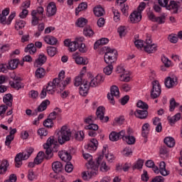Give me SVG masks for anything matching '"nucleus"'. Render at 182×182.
Returning a JSON list of instances; mask_svg holds the SVG:
<instances>
[{
    "label": "nucleus",
    "instance_id": "2eb2a0df",
    "mask_svg": "<svg viewBox=\"0 0 182 182\" xmlns=\"http://www.w3.org/2000/svg\"><path fill=\"white\" fill-rule=\"evenodd\" d=\"M98 145L97 139H92L87 144L85 145L84 149L87 150V151H96Z\"/></svg>",
    "mask_w": 182,
    "mask_h": 182
},
{
    "label": "nucleus",
    "instance_id": "0e129e2a",
    "mask_svg": "<svg viewBox=\"0 0 182 182\" xmlns=\"http://www.w3.org/2000/svg\"><path fill=\"white\" fill-rule=\"evenodd\" d=\"M117 31L120 38H123V36H126V26H119L118 28Z\"/></svg>",
    "mask_w": 182,
    "mask_h": 182
},
{
    "label": "nucleus",
    "instance_id": "5fc2aeb1",
    "mask_svg": "<svg viewBox=\"0 0 182 182\" xmlns=\"http://www.w3.org/2000/svg\"><path fill=\"white\" fill-rule=\"evenodd\" d=\"M85 130H93V131L99 130V125L92 123L88 125H86L85 127Z\"/></svg>",
    "mask_w": 182,
    "mask_h": 182
},
{
    "label": "nucleus",
    "instance_id": "4c0bfd02",
    "mask_svg": "<svg viewBox=\"0 0 182 182\" xmlns=\"http://www.w3.org/2000/svg\"><path fill=\"white\" fill-rule=\"evenodd\" d=\"M83 35L87 38H92L95 35V32L90 26H86L83 29Z\"/></svg>",
    "mask_w": 182,
    "mask_h": 182
},
{
    "label": "nucleus",
    "instance_id": "49530a36",
    "mask_svg": "<svg viewBox=\"0 0 182 182\" xmlns=\"http://www.w3.org/2000/svg\"><path fill=\"white\" fill-rule=\"evenodd\" d=\"M26 25V22L23 20H17L15 23V29L16 31H20V29H23Z\"/></svg>",
    "mask_w": 182,
    "mask_h": 182
},
{
    "label": "nucleus",
    "instance_id": "680f3d73",
    "mask_svg": "<svg viewBox=\"0 0 182 182\" xmlns=\"http://www.w3.org/2000/svg\"><path fill=\"white\" fill-rule=\"evenodd\" d=\"M134 45L137 49H141L143 47L144 48L146 43H144L142 40L138 39L134 41Z\"/></svg>",
    "mask_w": 182,
    "mask_h": 182
},
{
    "label": "nucleus",
    "instance_id": "2f4dec72",
    "mask_svg": "<svg viewBox=\"0 0 182 182\" xmlns=\"http://www.w3.org/2000/svg\"><path fill=\"white\" fill-rule=\"evenodd\" d=\"M46 55L41 54L38 56V58L36 60L34 65L35 66H42L46 62Z\"/></svg>",
    "mask_w": 182,
    "mask_h": 182
},
{
    "label": "nucleus",
    "instance_id": "4d7b16f0",
    "mask_svg": "<svg viewBox=\"0 0 182 182\" xmlns=\"http://www.w3.org/2000/svg\"><path fill=\"white\" fill-rule=\"evenodd\" d=\"M136 106L139 109H142V110H147V109H149V105L146 102H144L141 100L139 101L136 103Z\"/></svg>",
    "mask_w": 182,
    "mask_h": 182
},
{
    "label": "nucleus",
    "instance_id": "c85d7f7f",
    "mask_svg": "<svg viewBox=\"0 0 182 182\" xmlns=\"http://www.w3.org/2000/svg\"><path fill=\"white\" fill-rule=\"evenodd\" d=\"M48 105H50V102L48 100L43 101L38 107L37 109H36V112H43L46 110Z\"/></svg>",
    "mask_w": 182,
    "mask_h": 182
},
{
    "label": "nucleus",
    "instance_id": "412c9836",
    "mask_svg": "<svg viewBox=\"0 0 182 182\" xmlns=\"http://www.w3.org/2000/svg\"><path fill=\"white\" fill-rule=\"evenodd\" d=\"M58 156L63 161L66 162V161H70L72 160V156L70 155V154H69V152H68V151H60L58 153Z\"/></svg>",
    "mask_w": 182,
    "mask_h": 182
},
{
    "label": "nucleus",
    "instance_id": "473e14b6",
    "mask_svg": "<svg viewBox=\"0 0 182 182\" xmlns=\"http://www.w3.org/2000/svg\"><path fill=\"white\" fill-rule=\"evenodd\" d=\"M164 141L168 147H174L176 146V140L171 136H166Z\"/></svg>",
    "mask_w": 182,
    "mask_h": 182
},
{
    "label": "nucleus",
    "instance_id": "5701e85b",
    "mask_svg": "<svg viewBox=\"0 0 182 182\" xmlns=\"http://www.w3.org/2000/svg\"><path fill=\"white\" fill-rule=\"evenodd\" d=\"M43 41L47 45H56L58 43V38L52 36H46L43 37Z\"/></svg>",
    "mask_w": 182,
    "mask_h": 182
},
{
    "label": "nucleus",
    "instance_id": "09e8293b",
    "mask_svg": "<svg viewBox=\"0 0 182 182\" xmlns=\"http://www.w3.org/2000/svg\"><path fill=\"white\" fill-rule=\"evenodd\" d=\"M57 52H58V49L56 48L52 47V46L47 47L48 55L51 58H53V56L56 55Z\"/></svg>",
    "mask_w": 182,
    "mask_h": 182
},
{
    "label": "nucleus",
    "instance_id": "bb28decb",
    "mask_svg": "<svg viewBox=\"0 0 182 182\" xmlns=\"http://www.w3.org/2000/svg\"><path fill=\"white\" fill-rule=\"evenodd\" d=\"M181 119V114L180 112L176 113L173 117H168V121L169 122L170 124H176V122H178Z\"/></svg>",
    "mask_w": 182,
    "mask_h": 182
},
{
    "label": "nucleus",
    "instance_id": "ddd939ff",
    "mask_svg": "<svg viewBox=\"0 0 182 182\" xmlns=\"http://www.w3.org/2000/svg\"><path fill=\"white\" fill-rule=\"evenodd\" d=\"M97 166H100V170L102 173H106L110 170V166L106 164V162L103 161V155H100L97 159Z\"/></svg>",
    "mask_w": 182,
    "mask_h": 182
},
{
    "label": "nucleus",
    "instance_id": "69168bd1",
    "mask_svg": "<svg viewBox=\"0 0 182 182\" xmlns=\"http://www.w3.org/2000/svg\"><path fill=\"white\" fill-rule=\"evenodd\" d=\"M33 148L32 147H29V148H27V149L26 150V151H24V157L25 159H29V157H31V154H32V153H33Z\"/></svg>",
    "mask_w": 182,
    "mask_h": 182
},
{
    "label": "nucleus",
    "instance_id": "c03bdc74",
    "mask_svg": "<svg viewBox=\"0 0 182 182\" xmlns=\"http://www.w3.org/2000/svg\"><path fill=\"white\" fill-rule=\"evenodd\" d=\"M45 157V153L43 151H40L38 153L36 159H34L36 164H41L43 161Z\"/></svg>",
    "mask_w": 182,
    "mask_h": 182
},
{
    "label": "nucleus",
    "instance_id": "a19ab883",
    "mask_svg": "<svg viewBox=\"0 0 182 182\" xmlns=\"http://www.w3.org/2000/svg\"><path fill=\"white\" fill-rule=\"evenodd\" d=\"M87 23V19L83 17H80L77 18V20L75 22V25L78 28H83Z\"/></svg>",
    "mask_w": 182,
    "mask_h": 182
},
{
    "label": "nucleus",
    "instance_id": "603ef678",
    "mask_svg": "<svg viewBox=\"0 0 182 182\" xmlns=\"http://www.w3.org/2000/svg\"><path fill=\"white\" fill-rule=\"evenodd\" d=\"M122 154L123 156H125V157H129V156L133 154V149L130 146H126L122 151Z\"/></svg>",
    "mask_w": 182,
    "mask_h": 182
},
{
    "label": "nucleus",
    "instance_id": "0eeeda50",
    "mask_svg": "<svg viewBox=\"0 0 182 182\" xmlns=\"http://www.w3.org/2000/svg\"><path fill=\"white\" fill-rule=\"evenodd\" d=\"M103 82H105V77H103L102 74H98L95 77H90V86L91 87H97V86L103 83Z\"/></svg>",
    "mask_w": 182,
    "mask_h": 182
},
{
    "label": "nucleus",
    "instance_id": "f257e3e1",
    "mask_svg": "<svg viewBox=\"0 0 182 182\" xmlns=\"http://www.w3.org/2000/svg\"><path fill=\"white\" fill-rule=\"evenodd\" d=\"M83 158L87 161L86 164V167L87 168V172L84 171L82 173V178L85 181H89L90 178L96 177L97 176V168L98 165L95 164L93 161V156L87 153L82 154Z\"/></svg>",
    "mask_w": 182,
    "mask_h": 182
},
{
    "label": "nucleus",
    "instance_id": "9b49d317",
    "mask_svg": "<svg viewBox=\"0 0 182 182\" xmlns=\"http://www.w3.org/2000/svg\"><path fill=\"white\" fill-rule=\"evenodd\" d=\"M106 109L104 107H99L96 111L97 117L102 122L107 123L109 122V117H105Z\"/></svg>",
    "mask_w": 182,
    "mask_h": 182
},
{
    "label": "nucleus",
    "instance_id": "a18cd8bd",
    "mask_svg": "<svg viewBox=\"0 0 182 182\" xmlns=\"http://www.w3.org/2000/svg\"><path fill=\"white\" fill-rule=\"evenodd\" d=\"M83 82H87V80H83V78L80 75H77V77H75L74 80V85L76 87H78V86H82L83 85Z\"/></svg>",
    "mask_w": 182,
    "mask_h": 182
},
{
    "label": "nucleus",
    "instance_id": "58836bf2",
    "mask_svg": "<svg viewBox=\"0 0 182 182\" xmlns=\"http://www.w3.org/2000/svg\"><path fill=\"white\" fill-rule=\"evenodd\" d=\"M107 43H109V39L102 38L95 43L94 49L96 50L97 48H99V46H100V45H107Z\"/></svg>",
    "mask_w": 182,
    "mask_h": 182
},
{
    "label": "nucleus",
    "instance_id": "8fccbe9b",
    "mask_svg": "<svg viewBox=\"0 0 182 182\" xmlns=\"http://www.w3.org/2000/svg\"><path fill=\"white\" fill-rule=\"evenodd\" d=\"M74 137L75 140H77L78 141H82V140L85 139V132H83V131H78L75 132Z\"/></svg>",
    "mask_w": 182,
    "mask_h": 182
},
{
    "label": "nucleus",
    "instance_id": "bf43d9fd",
    "mask_svg": "<svg viewBox=\"0 0 182 182\" xmlns=\"http://www.w3.org/2000/svg\"><path fill=\"white\" fill-rule=\"evenodd\" d=\"M53 121L50 119L49 118H47L44 122H43V126L45 127H47L48 129H52L53 127Z\"/></svg>",
    "mask_w": 182,
    "mask_h": 182
},
{
    "label": "nucleus",
    "instance_id": "39448f33",
    "mask_svg": "<svg viewBox=\"0 0 182 182\" xmlns=\"http://www.w3.org/2000/svg\"><path fill=\"white\" fill-rule=\"evenodd\" d=\"M104 59L105 63H107L108 65L116 63L117 60V50L110 48H107L106 53L104 55Z\"/></svg>",
    "mask_w": 182,
    "mask_h": 182
},
{
    "label": "nucleus",
    "instance_id": "79ce46f5",
    "mask_svg": "<svg viewBox=\"0 0 182 182\" xmlns=\"http://www.w3.org/2000/svg\"><path fill=\"white\" fill-rule=\"evenodd\" d=\"M94 14L95 16H103L105 15V9L102 6H97L94 8Z\"/></svg>",
    "mask_w": 182,
    "mask_h": 182
},
{
    "label": "nucleus",
    "instance_id": "13d9d810",
    "mask_svg": "<svg viewBox=\"0 0 182 182\" xmlns=\"http://www.w3.org/2000/svg\"><path fill=\"white\" fill-rule=\"evenodd\" d=\"M103 72L104 73H105V75H112V73H113V65L110 64L106 66L105 68H104Z\"/></svg>",
    "mask_w": 182,
    "mask_h": 182
},
{
    "label": "nucleus",
    "instance_id": "f704fd0d",
    "mask_svg": "<svg viewBox=\"0 0 182 182\" xmlns=\"http://www.w3.org/2000/svg\"><path fill=\"white\" fill-rule=\"evenodd\" d=\"M26 53H30V55H33L36 52V47H35L34 43L28 44L24 49Z\"/></svg>",
    "mask_w": 182,
    "mask_h": 182
},
{
    "label": "nucleus",
    "instance_id": "20e7f679",
    "mask_svg": "<svg viewBox=\"0 0 182 182\" xmlns=\"http://www.w3.org/2000/svg\"><path fill=\"white\" fill-rule=\"evenodd\" d=\"M72 138V131L69 127L63 125L58 132V143L65 144L66 141H69Z\"/></svg>",
    "mask_w": 182,
    "mask_h": 182
},
{
    "label": "nucleus",
    "instance_id": "b1692460",
    "mask_svg": "<svg viewBox=\"0 0 182 182\" xmlns=\"http://www.w3.org/2000/svg\"><path fill=\"white\" fill-rule=\"evenodd\" d=\"M52 168L54 173H56L58 174L60 173L62 170H63V166L62 165V163H60V161H55L53 163Z\"/></svg>",
    "mask_w": 182,
    "mask_h": 182
},
{
    "label": "nucleus",
    "instance_id": "e433bc0d",
    "mask_svg": "<svg viewBox=\"0 0 182 182\" xmlns=\"http://www.w3.org/2000/svg\"><path fill=\"white\" fill-rule=\"evenodd\" d=\"M87 9V3L82 2L80 3L78 6L75 9V15L77 16L79 15V12H82V11H85Z\"/></svg>",
    "mask_w": 182,
    "mask_h": 182
},
{
    "label": "nucleus",
    "instance_id": "423d86ee",
    "mask_svg": "<svg viewBox=\"0 0 182 182\" xmlns=\"http://www.w3.org/2000/svg\"><path fill=\"white\" fill-rule=\"evenodd\" d=\"M152 88L151 90V99H157L161 95V85L158 80H154L151 82Z\"/></svg>",
    "mask_w": 182,
    "mask_h": 182
},
{
    "label": "nucleus",
    "instance_id": "3c124183",
    "mask_svg": "<svg viewBox=\"0 0 182 182\" xmlns=\"http://www.w3.org/2000/svg\"><path fill=\"white\" fill-rule=\"evenodd\" d=\"M48 133L49 132L46 128H40L37 131V134L41 137V139H42V137H46Z\"/></svg>",
    "mask_w": 182,
    "mask_h": 182
},
{
    "label": "nucleus",
    "instance_id": "a211bd4d",
    "mask_svg": "<svg viewBox=\"0 0 182 182\" xmlns=\"http://www.w3.org/2000/svg\"><path fill=\"white\" fill-rule=\"evenodd\" d=\"M165 86L168 89H171V87H174V86H177V77L172 76L168 77L165 79Z\"/></svg>",
    "mask_w": 182,
    "mask_h": 182
},
{
    "label": "nucleus",
    "instance_id": "e2e57ef3",
    "mask_svg": "<svg viewBox=\"0 0 182 182\" xmlns=\"http://www.w3.org/2000/svg\"><path fill=\"white\" fill-rule=\"evenodd\" d=\"M168 39L171 43H177L178 42V37L176 34H170L168 36Z\"/></svg>",
    "mask_w": 182,
    "mask_h": 182
},
{
    "label": "nucleus",
    "instance_id": "cd10ccee",
    "mask_svg": "<svg viewBox=\"0 0 182 182\" xmlns=\"http://www.w3.org/2000/svg\"><path fill=\"white\" fill-rule=\"evenodd\" d=\"M150 133V124L149 123H145L141 127V136L142 137H147Z\"/></svg>",
    "mask_w": 182,
    "mask_h": 182
},
{
    "label": "nucleus",
    "instance_id": "72a5a7b5",
    "mask_svg": "<svg viewBox=\"0 0 182 182\" xmlns=\"http://www.w3.org/2000/svg\"><path fill=\"white\" fill-rule=\"evenodd\" d=\"M8 167H9L8 161L3 160L0 165V174H5V173H6V170H8Z\"/></svg>",
    "mask_w": 182,
    "mask_h": 182
},
{
    "label": "nucleus",
    "instance_id": "ea45409f",
    "mask_svg": "<svg viewBox=\"0 0 182 182\" xmlns=\"http://www.w3.org/2000/svg\"><path fill=\"white\" fill-rule=\"evenodd\" d=\"M46 75V71L45 69L42 68H39L36 71V77L37 79H42L45 77V75Z\"/></svg>",
    "mask_w": 182,
    "mask_h": 182
},
{
    "label": "nucleus",
    "instance_id": "774afa93",
    "mask_svg": "<svg viewBox=\"0 0 182 182\" xmlns=\"http://www.w3.org/2000/svg\"><path fill=\"white\" fill-rule=\"evenodd\" d=\"M78 49L81 53H86V52H87V47H86V44L83 43L78 45Z\"/></svg>",
    "mask_w": 182,
    "mask_h": 182
},
{
    "label": "nucleus",
    "instance_id": "7ed1b4c3",
    "mask_svg": "<svg viewBox=\"0 0 182 182\" xmlns=\"http://www.w3.org/2000/svg\"><path fill=\"white\" fill-rule=\"evenodd\" d=\"M58 147H59L58 141L55 139L54 136H50L47 139L46 143L43 144L47 159H52L53 157V151H58Z\"/></svg>",
    "mask_w": 182,
    "mask_h": 182
},
{
    "label": "nucleus",
    "instance_id": "864d4df0",
    "mask_svg": "<svg viewBox=\"0 0 182 182\" xmlns=\"http://www.w3.org/2000/svg\"><path fill=\"white\" fill-rule=\"evenodd\" d=\"M178 106H180V104L176 102L174 98H171L170 100V106H169L170 112H173L174 109H176Z\"/></svg>",
    "mask_w": 182,
    "mask_h": 182
},
{
    "label": "nucleus",
    "instance_id": "37998d69",
    "mask_svg": "<svg viewBox=\"0 0 182 182\" xmlns=\"http://www.w3.org/2000/svg\"><path fill=\"white\" fill-rule=\"evenodd\" d=\"M12 95L11 94H7L6 95L4 98H3V102L6 105V106H12Z\"/></svg>",
    "mask_w": 182,
    "mask_h": 182
},
{
    "label": "nucleus",
    "instance_id": "f8f14e48",
    "mask_svg": "<svg viewBox=\"0 0 182 182\" xmlns=\"http://www.w3.org/2000/svg\"><path fill=\"white\" fill-rule=\"evenodd\" d=\"M151 38H148L145 41L144 50L147 53H153L157 50V45L151 43Z\"/></svg>",
    "mask_w": 182,
    "mask_h": 182
},
{
    "label": "nucleus",
    "instance_id": "052dcab7",
    "mask_svg": "<svg viewBox=\"0 0 182 182\" xmlns=\"http://www.w3.org/2000/svg\"><path fill=\"white\" fill-rule=\"evenodd\" d=\"M9 49H11V45L0 43V52L1 53H5V52H8V50H9Z\"/></svg>",
    "mask_w": 182,
    "mask_h": 182
},
{
    "label": "nucleus",
    "instance_id": "aec40b11",
    "mask_svg": "<svg viewBox=\"0 0 182 182\" xmlns=\"http://www.w3.org/2000/svg\"><path fill=\"white\" fill-rule=\"evenodd\" d=\"M159 173L164 177H167V176L170 175V171L166 168V162L161 161L159 163Z\"/></svg>",
    "mask_w": 182,
    "mask_h": 182
},
{
    "label": "nucleus",
    "instance_id": "dca6fc26",
    "mask_svg": "<svg viewBox=\"0 0 182 182\" xmlns=\"http://www.w3.org/2000/svg\"><path fill=\"white\" fill-rule=\"evenodd\" d=\"M129 21L131 23H139L141 21V13L138 11H134L129 15Z\"/></svg>",
    "mask_w": 182,
    "mask_h": 182
},
{
    "label": "nucleus",
    "instance_id": "4468645a",
    "mask_svg": "<svg viewBox=\"0 0 182 182\" xmlns=\"http://www.w3.org/2000/svg\"><path fill=\"white\" fill-rule=\"evenodd\" d=\"M64 46L68 48L69 52H76L79 48V46L75 41H72L69 38L64 41Z\"/></svg>",
    "mask_w": 182,
    "mask_h": 182
},
{
    "label": "nucleus",
    "instance_id": "c756f323",
    "mask_svg": "<svg viewBox=\"0 0 182 182\" xmlns=\"http://www.w3.org/2000/svg\"><path fill=\"white\" fill-rule=\"evenodd\" d=\"M60 113H62V109H60V108H55L53 112H52L48 119H50V120H55L56 119V117L59 116V114H60Z\"/></svg>",
    "mask_w": 182,
    "mask_h": 182
},
{
    "label": "nucleus",
    "instance_id": "f3484780",
    "mask_svg": "<svg viewBox=\"0 0 182 182\" xmlns=\"http://www.w3.org/2000/svg\"><path fill=\"white\" fill-rule=\"evenodd\" d=\"M124 134H126V131L124 130H122L119 132H112L109 134V138L111 141H117L119 139H122Z\"/></svg>",
    "mask_w": 182,
    "mask_h": 182
},
{
    "label": "nucleus",
    "instance_id": "9d476101",
    "mask_svg": "<svg viewBox=\"0 0 182 182\" xmlns=\"http://www.w3.org/2000/svg\"><path fill=\"white\" fill-rule=\"evenodd\" d=\"M56 12H58L56 4L53 1L50 2L46 6V16H48V18L55 16Z\"/></svg>",
    "mask_w": 182,
    "mask_h": 182
},
{
    "label": "nucleus",
    "instance_id": "338daca9",
    "mask_svg": "<svg viewBox=\"0 0 182 182\" xmlns=\"http://www.w3.org/2000/svg\"><path fill=\"white\" fill-rule=\"evenodd\" d=\"M143 164H144V161L142 159H139L134 164V168H137L138 170H140V168H143Z\"/></svg>",
    "mask_w": 182,
    "mask_h": 182
},
{
    "label": "nucleus",
    "instance_id": "6e6552de",
    "mask_svg": "<svg viewBox=\"0 0 182 182\" xmlns=\"http://www.w3.org/2000/svg\"><path fill=\"white\" fill-rule=\"evenodd\" d=\"M72 58L77 65H82L85 66L89 63V59L86 57L80 56V53L79 52L74 53L72 55Z\"/></svg>",
    "mask_w": 182,
    "mask_h": 182
},
{
    "label": "nucleus",
    "instance_id": "c9c22d12",
    "mask_svg": "<svg viewBox=\"0 0 182 182\" xmlns=\"http://www.w3.org/2000/svg\"><path fill=\"white\" fill-rule=\"evenodd\" d=\"M168 11H173L175 14L178 11V4L176 1H172L170 2L169 5L166 6Z\"/></svg>",
    "mask_w": 182,
    "mask_h": 182
},
{
    "label": "nucleus",
    "instance_id": "de8ad7c7",
    "mask_svg": "<svg viewBox=\"0 0 182 182\" xmlns=\"http://www.w3.org/2000/svg\"><path fill=\"white\" fill-rule=\"evenodd\" d=\"M31 16H32L31 23L33 26H36V25L39 23V18L36 15V11H33L31 12Z\"/></svg>",
    "mask_w": 182,
    "mask_h": 182
},
{
    "label": "nucleus",
    "instance_id": "f03ea898",
    "mask_svg": "<svg viewBox=\"0 0 182 182\" xmlns=\"http://www.w3.org/2000/svg\"><path fill=\"white\" fill-rule=\"evenodd\" d=\"M72 82V77H67L65 81H60L59 79H54L53 81H50L48 85L45 87L47 90L48 95H53L56 90H60L63 92L68 85H70Z\"/></svg>",
    "mask_w": 182,
    "mask_h": 182
},
{
    "label": "nucleus",
    "instance_id": "4be33fe9",
    "mask_svg": "<svg viewBox=\"0 0 182 182\" xmlns=\"http://www.w3.org/2000/svg\"><path fill=\"white\" fill-rule=\"evenodd\" d=\"M123 141H125L127 144H129V146H132V144H134L136 143V137L132 136V135H126L124 134L122 136Z\"/></svg>",
    "mask_w": 182,
    "mask_h": 182
},
{
    "label": "nucleus",
    "instance_id": "6ab92c4d",
    "mask_svg": "<svg viewBox=\"0 0 182 182\" xmlns=\"http://www.w3.org/2000/svg\"><path fill=\"white\" fill-rule=\"evenodd\" d=\"M87 93H89V84H87V81H84L80 87V95L87 96Z\"/></svg>",
    "mask_w": 182,
    "mask_h": 182
},
{
    "label": "nucleus",
    "instance_id": "6e6d98bb",
    "mask_svg": "<svg viewBox=\"0 0 182 182\" xmlns=\"http://www.w3.org/2000/svg\"><path fill=\"white\" fill-rule=\"evenodd\" d=\"M161 61L166 68H170V66H171V60H170L167 57L163 55L161 57Z\"/></svg>",
    "mask_w": 182,
    "mask_h": 182
},
{
    "label": "nucleus",
    "instance_id": "7c9ffc66",
    "mask_svg": "<svg viewBox=\"0 0 182 182\" xmlns=\"http://www.w3.org/2000/svg\"><path fill=\"white\" fill-rule=\"evenodd\" d=\"M18 63H19V60L18 59L11 60L7 64L8 69L9 70H14V69H16L18 68Z\"/></svg>",
    "mask_w": 182,
    "mask_h": 182
},
{
    "label": "nucleus",
    "instance_id": "1a4fd4ad",
    "mask_svg": "<svg viewBox=\"0 0 182 182\" xmlns=\"http://www.w3.org/2000/svg\"><path fill=\"white\" fill-rule=\"evenodd\" d=\"M111 94L107 95V99L110 101L111 105H114V97L119 98L120 95V91L119 90V87L116 85H112L110 88Z\"/></svg>",
    "mask_w": 182,
    "mask_h": 182
},
{
    "label": "nucleus",
    "instance_id": "a878e982",
    "mask_svg": "<svg viewBox=\"0 0 182 182\" xmlns=\"http://www.w3.org/2000/svg\"><path fill=\"white\" fill-rule=\"evenodd\" d=\"M131 79V74L129 71H125L124 73H122V74L119 75L120 82H129Z\"/></svg>",
    "mask_w": 182,
    "mask_h": 182
},
{
    "label": "nucleus",
    "instance_id": "393cba45",
    "mask_svg": "<svg viewBox=\"0 0 182 182\" xmlns=\"http://www.w3.org/2000/svg\"><path fill=\"white\" fill-rule=\"evenodd\" d=\"M147 110L146 109H136L134 112V115L136 116V117H137L138 119H146L147 117Z\"/></svg>",
    "mask_w": 182,
    "mask_h": 182
}]
</instances>
